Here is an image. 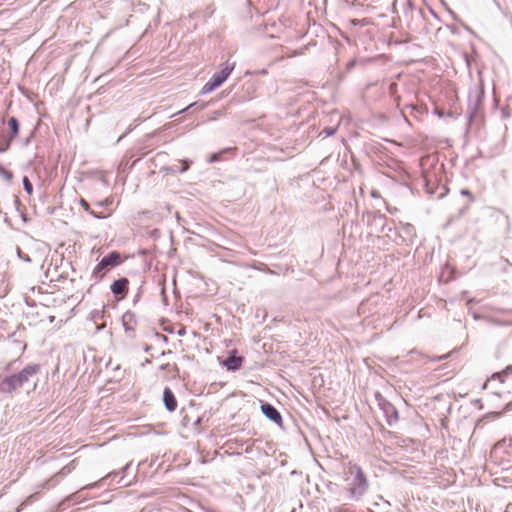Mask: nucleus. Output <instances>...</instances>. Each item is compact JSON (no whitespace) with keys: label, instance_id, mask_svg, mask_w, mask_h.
Here are the masks:
<instances>
[{"label":"nucleus","instance_id":"nucleus-7","mask_svg":"<svg viewBox=\"0 0 512 512\" xmlns=\"http://www.w3.org/2000/svg\"><path fill=\"white\" fill-rule=\"evenodd\" d=\"M368 225L377 233H383L387 223V217L379 212H371L367 214Z\"/></svg>","mask_w":512,"mask_h":512},{"label":"nucleus","instance_id":"nucleus-29","mask_svg":"<svg viewBox=\"0 0 512 512\" xmlns=\"http://www.w3.org/2000/svg\"><path fill=\"white\" fill-rule=\"evenodd\" d=\"M335 131H336V130H335L334 128H329V127H327V128H325V129H324V132H325L327 135H329V136L333 135V134L335 133Z\"/></svg>","mask_w":512,"mask_h":512},{"label":"nucleus","instance_id":"nucleus-15","mask_svg":"<svg viewBox=\"0 0 512 512\" xmlns=\"http://www.w3.org/2000/svg\"><path fill=\"white\" fill-rule=\"evenodd\" d=\"M7 125L10 130L8 138H10V141H13L19 134V121L15 117H10L7 120Z\"/></svg>","mask_w":512,"mask_h":512},{"label":"nucleus","instance_id":"nucleus-16","mask_svg":"<svg viewBox=\"0 0 512 512\" xmlns=\"http://www.w3.org/2000/svg\"><path fill=\"white\" fill-rule=\"evenodd\" d=\"M400 232L403 234L405 240H411L415 236V228L409 223L400 222Z\"/></svg>","mask_w":512,"mask_h":512},{"label":"nucleus","instance_id":"nucleus-31","mask_svg":"<svg viewBox=\"0 0 512 512\" xmlns=\"http://www.w3.org/2000/svg\"><path fill=\"white\" fill-rule=\"evenodd\" d=\"M70 471H71V470H70V468H69L68 466H66V467H63V469L61 470V474H62V475H66V474H68Z\"/></svg>","mask_w":512,"mask_h":512},{"label":"nucleus","instance_id":"nucleus-35","mask_svg":"<svg viewBox=\"0 0 512 512\" xmlns=\"http://www.w3.org/2000/svg\"><path fill=\"white\" fill-rule=\"evenodd\" d=\"M169 366H170V365H169V363L162 364V365L160 366V369H161V370H166V369H168V368H169Z\"/></svg>","mask_w":512,"mask_h":512},{"label":"nucleus","instance_id":"nucleus-28","mask_svg":"<svg viewBox=\"0 0 512 512\" xmlns=\"http://www.w3.org/2000/svg\"><path fill=\"white\" fill-rule=\"evenodd\" d=\"M93 319L95 321H97L98 319L100 318H103L104 317V310H94L92 313H91Z\"/></svg>","mask_w":512,"mask_h":512},{"label":"nucleus","instance_id":"nucleus-2","mask_svg":"<svg viewBox=\"0 0 512 512\" xmlns=\"http://www.w3.org/2000/svg\"><path fill=\"white\" fill-rule=\"evenodd\" d=\"M39 364H28L20 372L0 377V392L11 394L40 372Z\"/></svg>","mask_w":512,"mask_h":512},{"label":"nucleus","instance_id":"nucleus-23","mask_svg":"<svg viewBox=\"0 0 512 512\" xmlns=\"http://www.w3.org/2000/svg\"><path fill=\"white\" fill-rule=\"evenodd\" d=\"M11 143L12 141H10V138L0 142V153L6 152L10 148Z\"/></svg>","mask_w":512,"mask_h":512},{"label":"nucleus","instance_id":"nucleus-24","mask_svg":"<svg viewBox=\"0 0 512 512\" xmlns=\"http://www.w3.org/2000/svg\"><path fill=\"white\" fill-rule=\"evenodd\" d=\"M204 107H205V104H202V105L199 106L197 102H194V103L188 105L185 109L181 110L179 113H183V112L189 111L191 109H195V110L196 109H203Z\"/></svg>","mask_w":512,"mask_h":512},{"label":"nucleus","instance_id":"nucleus-20","mask_svg":"<svg viewBox=\"0 0 512 512\" xmlns=\"http://www.w3.org/2000/svg\"><path fill=\"white\" fill-rule=\"evenodd\" d=\"M39 499V494L34 493L28 496L20 505L16 508L15 512H20L24 507L34 503Z\"/></svg>","mask_w":512,"mask_h":512},{"label":"nucleus","instance_id":"nucleus-36","mask_svg":"<svg viewBox=\"0 0 512 512\" xmlns=\"http://www.w3.org/2000/svg\"><path fill=\"white\" fill-rule=\"evenodd\" d=\"M407 7L408 9L412 10V3L410 0L407 1Z\"/></svg>","mask_w":512,"mask_h":512},{"label":"nucleus","instance_id":"nucleus-34","mask_svg":"<svg viewBox=\"0 0 512 512\" xmlns=\"http://www.w3.org/2000/svg\"><path fill=\"white\" fill-rule=\"evenodd\" d=\"M185 333H186L185 328H181V329L178 331V335H179V336H184V335H185Z\"/></svg>","mask_w":512,"mask_h":512},{"label":"nucleus","instance_id":"nucleus-17","mask_svg":"<svg viewBox=\"0 0 512 512\" xmlns=\"http://www.w3.org/2000/svg\"><path fill=\"white\" fill-rule=\"evenodd\" d=\"M79 204L85 211H87L90 215H92L96 219H104L109 216V214L97 213L94 210H91L89 203L83 198L80 199Z\"/></svg>","mask_w":512,"mask_h":512},{"label":"nucleus","instance_id":"nucleus-26","mask_svg":"<svg viewBox=\"0 0 512 512\" xmlns=\"http://www.w3.org/2000/svg\"><path fill=\"white\" fill-rule=\"evenodd\" d=\"M17 254H18V257L20 259H22L23 261L28 262V263L31 262V258L29 257V255L25 254L20 248H17Z\"/></svg>","mask_w":512,"mask_h":512},{"label":"nucleus","instance_id":"nucleus-3","mask_svg":"<svg viewBox=\"0 0 512 512\" xmlns=\"http://www.w3.org/2000/svg\"><path fill=\"white\" fill-rule=\"evenodd\" d=\"M130 466H131V463H127L120 471H112V472L108 473L106 476H104L103 478H101L99 481H96L94 483H91V484H88V485L82 487L76 493L71 494L68 497V500L74 501V502H81L83 499H85V496L83 494L84 490H90V489L102 487L107 483V481H110V482L114 481L115 478L118 477L120 474H121V477L119 480H117L116 483L123 487L129 486L131 484V481H125V475H126V472L128 471V469L130 468Z\"/></svg>","mask_w":512,"mask_h":512},{"label":"nucleus","instance_id":"nucleus-12","mask_svg":"<svg viewBox=\"0 0 512 512\" xmlns=\"http://www.w3.org/2000/svg\"><path fill=\"white\" fill-rule=\"evenodd\" d=\"M163 402L165 408L169 412H174L177 408V399L173 393V391L169 387H165L163 391Z\"/></svg>","mask_w":512,"mask_h":512},{"label":"nucleus","instance_id":"nucleus-6","mask_svg":"<svg viewBox=\"0 0 512 512\" xmlns=\"http://www.w3.org/2000/svg\"><path fill=\"white\" fill-rule=\"evenodd\" d=\"M483 96H484L483 88L478 87L473 90H470L467 113L471 117H473L477 113V111L481 105Z\"/></svg>","mask_w":512,"mask_h":512},{"label":"nucleus","instance_id":"nucleus-37","mask_svg":"<svg viewBox=\"0 0 512 512\" xmlns=\"http://www.w3.org/2000/svg\"><path fill=\"white\" fill-rule=\"evenodd\" d=\"M139 298H140V293H138L135 298H134V303H136L137 301H139Z\"/></svg>","mask_w":512,"mask_h":512},{"label":"nucleus","instance_id":"nucleus-18","mask_svg":"<svg viewBox=\"0 0 512 512\" xmlns=\"http://www.w3.org/2000/svg\"><path fill=\"white\" fill-rule=\"evenodd\" d=\"M108 270V267L106 265H103V261L102 259L99 261V263L95 266L93 272H92V276L95 278V279H102L103 276L105 275L106 271Z\"/></svg>","mask_w":512,"mask_h":512},{"label":"nucleus","instance_id":"nucleus-30","mask_svg":"<svg viewBox=\"0 0 512 512\" xmlns=\"http://www.w3.org/2000/svg\"><path fill=\"white\" fill-rule=\"evenodd\" d=\"M220 156L218 154H212L210 157V162H216L219 161Z\"/></svg>","mask_w":512,"mask_h":512},{"label":"nucleus","instance_id":"nucleus-27","mask_svg":"<svg viewBox=\"0 0 512 512\" xmlns=\"http://www.w3.org/2000/svg\"><path fill=\"white\" fill-rule=\"evenodd\" d=\"M113 203V200L110 198L105 199L104 201H98L95 203L97 207H108Z\"/></svg>","mask_w":512,"mask_h":512},{"label":"nucleus","instance_id":"nucleus-4","mask_svg":"<svg viewBox=\"0 0 512 512\" xmlns=\"http://www.w3.org/2000/svg\"><path fill=\"white\" fill-rule=\"evenodd\" d=\"M235 67V63H229L226 62L224 67L217 73H215L211 79L202 87L201 94H207L215 89H217L219 86H221L225 80L229 77L231 72L233 71Z\"/></svg>","mask_w":512,"mask_h":512},{"label":"nucleus","instance_id":"nucleus-40","mask_svg":"<svg viewBox=\"0 0 512 512\" xmlns=\"http://www.w3.org/2000/svg\"><path fill=\"white\" fill-rule=\"evenodd\" d=\"M248 3H250V0H246Z\"/></svg>","mask_w":512,"mask_h":512},{"label":"nucleus","instance_id":"nucleus-10","mask_svg":"<svg viewBox=\"0 0 512 512\" xmlns=\"http://www.w3.org/2000/svg\"><path fill=\"white\" fill-rule=\"evenodd\" d=\"M243 361L244 357L237 355V351L233 350L223 361V365L229 371H237L241 368Z\"/></svg>","mask_w":512,"mask_h":512},{"label":"nucleus","instance_id":"nucleus-13","mask_svg":"<svg viewBox=\"0 0 512 512\" xmlns=\"http://www.w3.org/2000/svg\"><path fill=\"white\" fill-rule=\"evenodd\" d=\"M103 265L109 268L116 267L122 263L121 254L118 251H111L102 258Z\"/></svg>","mask_w":512,"mask_h":512},{"label":"nucleus","instance_id":"nucleus-19","mask_svg":"<svg viewBox=\"0 0 512 512\" xmlns=\"http://www.w3.org/2000/svg\"><path fill=\"white\" fill-rule=\"evenodd\" d=\"M190 164H191V161L182 160L181 166H177V165L170 166L167 168V171H169L171 173H184L189 169Z\"/></svg>","mask_w":512,"mask_h":512},{"label":"nucleus","instance_id":"nucleus-22","mask_svg":"<svg viewBox=\"0 0 512 512\" xmlns=\"http://www.w3.org/2000/svg\"><path fill=\"white\" fill-rule=\"evenodd\" d=\"M0 175L6 179L7 181H11L13 178V173L9 170H6L0 165Z\"/></svg>","mask_w":512,"mask_h":512},{"label":"nucleus","instance_id":"nucleus-38","mask_svg":"<svg viewBox=\"0 0 512 512\" xmlns=\"http://www.w3.org/2000/svg\"><path fill=\"white\" fill-rule=\"evenodd\" d=\"M301 53H302L301 51H294L291 56H297V55H300Z\"/></svg>","mask_w":512,"mask_h":512},{"label":"nucleus","instance_id":"nucleus-32","mask_svg":"<svg viewBox=\"0 0 512 512\" xmlns=\"http://www.w3.org/2000/svg\"><path fill=\"white\" fill-rule=\"evenodd\" d=\"M255 73L259 74V75H266L268 72L266 69H262V70L256 71Z\"/></svg>","mask_w":512,"mask_h":512},{"label":"nucleus","instance_id":"nucleus-9","mask_svg":"<svg viewBox=\"0 0 512 512\" xmlns=\"http://www.w3.org/2000/svg\"><path fill=\"white\" fill-rule=\"evenodd\" d=\"M262 413L275 424L282 426V415L281 413L270 403L261 404Z\"/></svg>","mask_w":512,"mask_h":512},{"label":"nucleus","instance_id":"nucleus-5","mask_svg":"<svg viewBox=\"0 0 512 512\" xmlns=\"http://www.w3.org/2000/svg\"><path fill=\"white\" fill-rule=\"evenodd\" d=\"M375 399L379 408L383 411L386 422L389 426H393L399 420L398 410L390 403L380 392L375 393Z\"/></svg>","mask_w":512,"mask_h":512},{"label":"nucleus","instance_id":"nucleus-11","mask_svg":"<svg viewBox=\"0 0 512 512\" xmlns=\"http://www.w3.org/2000/svg\"><path fill=\"white\" fill-rule=\"evenodd\" d=\"M122 325L126 333L133 336L135 328L137 326L136 315L131 311H126L122 316Z\"/></svg>","mask_w":512,"mask_h":512},{"label":"nucleus","instance_id":"nucleus-21","mask_svg":"<svg viewBox=\"0 0 512 512\" xmlns=\"http://www.w3.org/2000/svg\"><path fill=\"white\" fill-rule=\"evenodd\" d=\"M24 190L27 194L31 195L33 193V185L27 176H24L22 179Z\"/></svg>","mask_w":512,"mask_h":512},{"label":"nucleus","instance_id":"nucleus-39","mask_svg":"<svg viewBox=\"0 0 512 512\" xmlns=\"http://www.w3.org/2000/svg\"><path fill=\"white\" fill-rule=\"evenodd\" d=\"M394 88H396V83H392V84L390 85V90H391V91H393V89H394Z\"/></svg>","mask_w":512,"mask_h":512},{"label":"nucleus","instance_id":"nucleus-14","mask_svg":"<svg viewBox=\"0 0 512 512\" xmlns=\"http://www.w3.org/2000/svg\"><path fill=\"white\" fill-rule=\"evenodd\" d=\"M509 375H512V365H508L504 370L500 371V372H495L491 375V377L484 383L483 385V389H486L487 386H488V382L490 380H498L500 381L501 383H504L506 378L509 376Z\"/></svg>","mask_w":512,"mask_h":512},{"label":"nucleus","instance_id":"nucleus-8","mask_svg":"<svg viewBox=\"0 0 512 512\" xmlns=\"http://www.w3.org/2000/svg\"><path fill=\"white\" fill-rule=\"evenodd\" d=\"M128 286L129 280L126 277H121L111 284L110 289L118 300H122L128 292Z\"/></svg>","mask_w":512,"mask_h":512},{"label":"nucleus","instance_id":"nucleus-1","mask_svg":"<svg viewBox=\"0 0 512 512\" xmlns=\"http://www.w3.org/2000/svg\"><path fill=\"white\" fill-rule=\"evenodd\" d=\"M345 475V481L347 483L345 490L349 499L359 501L369 488L367 476L358 464L352 462L348 463Z\"/></svg>","mask_w":512,"mask_h":512},{"label":"nucleus","instance_id":"nucleus-25","mask_svg":"<svg viewBox=\"0 0 512 512\" xmlns=\"http://www.w3.org/2000/svg\"><path fill=\"white\" fill-rule=\"evenodd\" d=\"M460 194H461L462 196L468 197V199H469V203H472V202H474V200H475L474 195H473V194H472V192H471L470 190H468V189H462V190L460 191Z\"/></svg>","mask_w":512,"mask_h":512},{"label":"nucleus","instance_id":"nucleus-33","mask_svg":"<svg viewBox=\"0 0 512 512\" xmlns=\"http://www.w3.org/2000/svg\"><path fill=\"white\" fill-rule=\"evenodd\" d=\"M105 326H106V324H105V323H102V324H100V325H97L96 330H97V331H100V330L104 329V328H105Z\"/></svg>","mask_w":512,"mask_h":512}]
</instances>
